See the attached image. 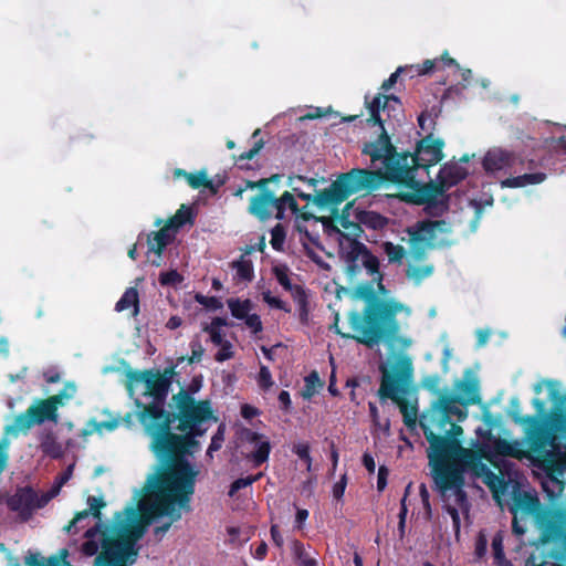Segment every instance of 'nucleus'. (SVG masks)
<instances>
[{
  "mask_svg": "<svg viewBox=\"0 0 566 566\" xmlns=\"http://www.w3.org/2000/svg\"><path fill=\"white\" fill-rule=\"evenodd\" d=\"M174 416L155 403L140 416L146 432L151 437V450L158 455L176 454L177 459L167 468L147 479L146 493L136 506L117 513L111 526L96 524L87 530L82 551L87 556L97 553V566H120L132 553L146 526L157 516L167 515L179 520L178 509H189L190 496L199 471L179 455L198 448L192 437L181 438L170 432Z\"/></svg>",
  "mask_w": 566,
  "mask_h": 566,
  "instance_id": "1",
  "label": "nucleus"
},
{
  "mask_svg": "<svg viewBox=\"0 0 566 566\" xmlns=\"http://www.w3.org/2000/svg\"><path fill=\"white\" fill-rule=\"evenodd\" d=\"M479 401V380L472 371L467 370L463 378L454 382L453 391L440 392L420 419L429 442L427 452L433 480L457 531L460 528V515L469 511L462 490L464 472L482 479L495 497L503 486L502 479L482 462L481 457L474 450L463 448L459 441L463 429L457 423L467 419V407Z\"/></svg>",
  "mask_w": 566,
  "mask_h": 566,
  "instance_id": "2",
  "label": "nucleus"
},
{
  "mask_svg": "<svg viewBox=\"0 0 566 566\" xmlns=\"http://www.w3.org/2000/svg\"><path fill=\"white\" fill-rule=\"evenodd\" d=\"M546 390L552 402V409L546 413V402L534 398L532 403L537 417L518 415L513 420L525 427L527 434L534 441L537 459L547 475L542 486L551 501L557 500L564 492V482L555 473L562 474L566 470V451L558 441L566 443V390L556 380H542L534 386V391L541 394Z\"/></svg>",
  "mask_w": 566,
  "mask_h": 566,
  "instance_id": "3",
  "label": "nucleus"
},
{
  "mask_svg": "<svg viewBox=\"0 0 566 566\" xmlns=\"http://www.w3.org/2000/svg\"><path fill=\"white\" fill-rule=\"evenodd\" d=\"M411 313L409 305L395 297H385L363 314L357 312L349 314L348 321L353 334L343 333L337 322L334 327L343 337L354 338L368 347L385 342L390 348L406 349L411 346L412 340L400 333L401 324L398 317L408 318ZM336 321H338L337 317Z\"/></svg>",
  "mask_w": 566,
  "mask_h": 566,
  "instance_id": "4",
  "label": "nucleus"
},
{
  "mask_svg": "<svg viewBox=\"0 0 566 566\" xmlns=\"http://www.w3.org/2000/svg\"><path fill=\"white\" fill-rule=\"evenodd\" d=\"M386 177L378 170L353 169L342 175L328 189L316 195L301 193L303 200L311 201L324 208L344 201L348 195L358 191L377 189Z\"/></svg>",
  "mask_w": 566,
  "mask_h": 566,
  "instance_id": "5",
  "label": "nucleus"
},
{
  "mask_svg": "<svg viewBox=\"0 0 566 566\" xmlns=\"http://www.w3.org/2000/svg\"><path fill=\"white\" fill-rule=\"evenodd\" d=\"M363 153L371 159L374 169L382 174L387 180L397 182L407 188H416L421 180H416L412 171L408 168V158L394 155V147L385 132L379 138L366 144Z\"/></svg>",
  "mask_w": 566,
  "mask_h": 566,
  "instance_id": "6",
  "label": "nucleus"
},
{
  "mask_svg": "<svg viewBox=\"0 0 566 566\" xmlns=\"http://www.w3.org/2000/svg\"><path fill=\"white\" fill-rule=\"evenodd\" d=\"M382 373L379 395L389 398L400 406L403 413L405 423L411 426L416 423L417 412L413 408L408 409L403 403L405 395L412 376L411 360L407 356H400L395 364L388 368L386 365L380 366Z\"/></svg>",
  "mask_w": 566,
  "mask_h": 566,
  "instance_id": "7",
  "label": "nucleus"
},
{
  "mask_svg": "<svg viewBox=\"0 0 566 566\" xmlns=\"http://www.w3.org/2000/svg\"><path fill=\"white\" fill-rule=\"evenodd\" d=\"M407 242L410 253L419 258L428 249L440 248L453 243L452 227L446 220L418 221L406 230Z\"/></svg>",
  "mask_w": 566,
  "mask_h": 566,
  "instance_id": "8",
  "label": "nucleus"
},
{
  "mask_svg": "<svg viewBox=\"0 0 566 566\" xmlns=\"http://www.w3.org/2000/svg\"><path fill=\"white\" fill-rule=\"evenodd\" d=\"M45 421L59 422L56 405L49 398L38 399L21 415L17 416L11 424L6 426L4 434L18 436L27 432L32 427L42 424Z\"/></svg>",
  "mask_w": 566,
  "mask_h": 566,
  "instance_id": "9",
  "label": "nucleus"
},
{
  "mask_svg": "<svg viewBox=\"0 0 566 566\" xmlns=\"http://www.w3.org/2000/svg\"><path fill=\"white\" fill-rule=\"evenodd\" d=\"M442 146L443 142L434 139L432 135H428L423 138L418 147L415 156L403 155L402 157L408 158V168L412 171L416 180H421V185L416 188H410L419 192L426 185V180L418 176L419 170L422 168L426 170L427 167L439 163L442 159Z\"/></svg>",
  "mask_w": 566,
  "mask_h": 566,
  "instance_id": "10",
  "label": "nucleus"
},
{
  "mask_svg": "<svg viewBox=\"0 0 566 566\" xmlns=\"http://www.w3.org/2000/svg\"><path fill=\"white\" fill-rule=\"evenodd\" d=\"M511 512L516 518L526 520L534 516L537 527L541 530V538H549L551 534H555V527L552 528L546 523L545 517L539 513V500L534 492L518 491L513 496Z\"/></svg>",
  "mask_w": 566,
  "mask_h": 566,
  "instance_id": "11",
  "label": "nucleus"
},
{
  "mask_svg": "<svg viewBox=\"0 0 566 566\" xmlns=\"http://www.w3.org/2000/svg\"><path fill=\"white\" fill-rule=\"evenodd\" d=\"M339 247L342 256L348 262V273L355 272L357 262H360L370 274L378 273L379 263L377 258L370 254L363 243L348 237H343Z\"/></svg>",
  "mask_w": 566,
  "mask_h": 566,
  "instance_id": "12",
  "label": "nucleus"
},
{
  "mask_svg": "<svg viewBox=\"0 0 566 566\" xmlns=\"http://www.w3.org/2000/svg\"><path fill=\"white\" fill-rule=\"evenodd\" d=\"M184 426L192 429L197 423L212 417V409L208 400L196 401L188 392L181 391L174 397Z\"/></svg>",
  "mask_w": 566,
  "mask_h": 566,
  "instance_id": "13",
  "label": "nucleus"
},
{
  "mask_svg": "<svg viewBox=\"0 0 566 566\" xmlns=\"http://www.w3.org/2000/svg\"><path fill=\"white\" fill-rule=\"evenodd\" d=\"M52 497L49 492L41 495L30 488L19 489L9 500L8 505L12 511L18 512L24 520L29 518L32 512L46 505Z\"/></svg>",
  "mask_w": 566,
  "mask_h": 566,
  "instance_id": "14",
  "label": "nucleus"
},
{
  "mask_svg": "<svg viewBox=\"0 0 566 566\" xmlns=\"http://www.w3.org/2000/svg\"><path fill=\"white\" fill-rule=\"evenodd\" d=\"M370 117L368 122H373L374 124H379L384 129V122L390 118H396L401 109L400 102L396 96L388 95H377L373 102L367 105Z\"/></svg>",
  "mask_w": 566,
  "mask_h": 566,
  "instance_id": "15",
  "label": "nucleus"
},
{
  "mask_svg": "<svg viewBox=\"0 0 566 566\" xmlns=\"http://www.w3.org/2000/svg\"><path fill=\"white\" fill-rule=\"evenodd\" d=\"M239 439L243 444L250 448L248 458H250L255 465H260L268 460L271 446L265 436L250 429H243L240 431Z\"/></svg>",
  "mask_w": 566,
  "mask_h": 566,
  "instance_id": "16",
  "label": "nucleus"
},
{
  "mask_svg": "<svg viewBox=\"0 0 566 566\" xmlns=\"http://www.w3.org/2000/svg\"><path fill=\"white\" fill-rule=\"evenodd\" d=\"M516 155L502 147H491L482 158V167L485 172L495 175L506 170L516 161Z\"/></svg>",
  "mask_w": 566,
  "mask_h": 566,
  "instance_id": "17",
  "label": "nucleus"
},
{
  "mask_svg": "<svg viewBox=\"0 0 566 566\" xmlns=\"http://www.w3.org/2000/svg\"><path fill=\"white\" fill-rule=\"evenodd\" d=\"M549 544V538H539L525 566H564L563 557Z\"/></svg>",
  "mask_w": 566,
  "mask_h": 566,
  "instance_id": "18",
  "label": "nucleus"
},
{
  "mask_svg": "<svg viewBox=\"0 0 566 566\" xmlns=\"http://www.w3.org/2000/svg\"><path fill=\"white\" fill-rule=\"evenodd\" d=\"M172 370H165L164 375L145 371L140 374L138 380L145 384L146 389L159 397L167 392Z\"/></svg>",
  "mask_w": 566,
  "mask_h": 566,
  "instance_id": "19",
  "label": "nucleus"
},
{
  "mask_svg": "<svg viewBox=\"0 0 566 566\" xmlns=\"http://www.w3.org/2000/svg\"><path fill=\"white\" fill-rule=\"evenodd\" d=\"M276 212V198L271 191H263L251 199L250 212L264 220Z\"/></svg>",
  "mask_w": 566,
  "mask_h": 566,
  "instance_id": "20",
  "label": "nucleus"
},
{
  "mask_svg": "<svg viewBox=\"0 0 566 566\" xmlns=\"http://www.w3.org/2000/svg\"><path fill=\"white\" fill-rule=\"evenodd\" d=\"M493 450L499 455L523 459L527 457L524 443L520 440L496 439L493 442Z\"/></svg>",
  "mask_w": 566,
  "mask_h": 566,
  "instance_id": "21",
  "label": "nucleus"
},
{
  "mask_svg": "<svg viewBox=\"0 0 566 566\" xmlns=\"http://www.w3.org/2000/svg\"><path fill=\"white\" fill-rule=\"evenodd\" d=\"M176 231L171 228V224L164 226L159 231L153 232L148 238V249L155 252L160 258L164 249L172 242L175 239Z\"/></svg>",
  "mask_w": 566,
  "mask_h": 566,
  "instance_id": "22",
  "label": "nucleus"
},
{
  "mask_svg": "<svg viewBox=\"0 0 566 566\" xmlns=\"http://www.w3.org/2000/svg\"><path fill=\"white\" fill-rule=\"evenodd\" d=\"M467 176L465 168L459 163L444 165L439 172V181L442 189L449 188Z\"/></svg>",
  "mask_w": 566,
  "mask_h": 566,
  "instance_id": "23",
  "label": "nucleus"
},
{
  "mask_svg": "<svg viewBox=\"0 0 566 566\" xmlns=\"http://www.w3.org/2000/svg\"><path fill=\"white\" fill-rule=\"evenodd\" d=\"M41 451L53 459L62 457L64 448L52 431H42L39 436Z\"/></svg>",
  "mask_w": 566,
  "mask_h": 566,
  "instance_id": "24",
  "label": "nucleus"
},
{
  "mask_svg": "<svg viewBox=\"0 0 566 566\" xmlns=\"http://www.w3.org/2000/svg\"><path fill=\"white\" fill-rule=\"evenodd\" d=\"M354 216L360 226L374 230L381 229L386 224V219L374 211L355 209Z\"/></svg>",
  "mask_w": 566,
  "mask_h": 566,
  "instance_id": "25",
  "label": "nucleus"
},
{
  "mask_svg": "<svg viewBox=\"0 0 566 566\" xmlns=\"http://www.w3.org/2000/svg\"><path fill=\"white\" fill-rule=\"evenodd\" d=\"M88 510L82 511L75 515L70 525L66 527L67 532H71L72 530L76 532L78 530V524L84 520L88 518L90 515H93L94 517H99V509L104 506V503L96 497H88Z\"/></svg>",
  "mask_w": 566,
  "mask_h": 566,
  "instance_id": "26",
  "label": "nucleus"
},
{
  "mask_svg": "<svg viewBox=\"0 0 566 566\" xmlns=\"http://www.w3.org/2000/svg\"><path fill=\"white\" fill-rule=\"evenodd\" d=\"M545 178L546 176L543 172L525 174L503 180L502 186L510 188H522L528 185L541 184L545 180Z\"/></svg>",
  "mask_w": 566,
  "mask_h": 566,
  "instance_id": "27",
  "label": "nucleus"
},
{
  "mask_svg": "<svg viewBox=\"0 0 566 566\" xmlns=\"http://www.w3.org/2000/svg\"><path fill=\"white\" fill-rule=\"evenodd\" d=\"M273 273L277 282L287 291H294L300 296V303L304 307V298L301 287H293L290 279V270L286 265L277 264L273 266Z\"/></svg>",
  "mask_w": 566,
  "mask_h": 566,
  "instance_id": "28",
  "label": "nucleus"
},
{
  "mask_svg": "<svg viewBox=\"0 0 566 566\" xmlns=\"http://www.w3.org/2000/svg\"><path fill=\"white\" fill-rule=\"evenodd\" d=\"M234 270V279L238 281L250 282L253 279V264L247 255H242L239 260L232 262Z\"/></svg>",
  "mask_w": 566,
  "mask_h": 566,
  "instance_id": "29",
  "label": "nucleus"
},
{
  "mask_svg": "<svg viewBox=\"0 0 566 566\" xmlns=\"http://www.w3.org/2000/svg\"><path fill=\"white\" fill-rule=\"evenodd\" d=\"M133 308V315L138 313V293L136 289L129 287L125 291L124 295L116 303V311L122 312L128 308Z\"/></svg>",
  "mask_w": 566,
  "mask_h": 566,
  "instance_id": "30",
  "label": "nucleus"
},
{
  "mask_svg": "<svg viewBox=\"0 0 566 566\" xmlns=\"http://www.w3.org/2000/svg\"><path fill=\"white\" fill-rule=\"evenodd\" d=\"M227 304L232 316L238 319L245 318L252 310V303L250 300L229 298Z\"/></svg>",
  "mask_w": 566,
  "mask_h": 566,
  "instance_id": "31",
  "label": "nucleus"
},
{
  "mask_svg": "<svg viewBox=\"0 0 566 566\" xmlns=\"http://www.w3.org/2000/svg\"><path fill=\"white\" fill-rule=\"evenodd\" d=\"M286 208H290L292 212L296 213L298 211L297 203L292 193L285 191L280 198H276V213L275 218L283 219L284 211Z\"/></svg>",
  "mask_w": 566,
  "mask_h": 566,
  "instance_id": "32",
  "label": "nucleus"
},
{
  "mask_svg": "<svg viewBox=\"0 0 566 566\" xmlns=\"http://www.w3.org/2000/svg\"><path fill=\"white\" fill-rule=\"evenodd\" d=\"M433 266L430 264H410L407 269V276L416 283L431 275Z\"/></svg>",
  "mask_w": 566,
  "mask_h": 566,
  "instance_id": "33",
  "label": "nucleus"
},
{
  "mask_svg": "<svg viewBox=\"0 0 566 566\" xmlns=\"http://www.w3.org/2000/svg\"><path fill=\"white\" fill-rule=\"evenodd\" d=\"M76 394V386L74 382H65L63 389L56 394L50 397V399L53 401L54 405H56V408L65 406L71 399L74 398Z\"/></svg>",
  "mask_w": 566,
  "mask_h": 566,
  "instance_id": "34",
  "label": "nucleus"
},
{
  "mask_svg": "<svg viewBox=\"0 0 566 566\" xmlns=\"http://www.w3.org/2000/svg\"><path fill=\"white\" fill-rule=\"evenodd\" d=\"M191 221V211L189 208L181 206L180 209L175 213L172 218H170L168 224H171V228L177 231L178 228L182 227L185 223Z\"/></svg>",
  "mask_w": 566,
  "mask_h": 566,
  "instance_id": "35",
  "label": "nucleus"
},
{
  "mask_svg": "<svg viewBox=\"0 0 566 566\" xmlns=\"http://www.w3.org/2000/svg\"><path fill=\"white\" fill-rule=\"evenodd\" d=\"M185 177L188 184L195 189L200 187H212V182L209 180L208 175L205 171H199L197 174H185Z\"/></svg>",
  "mask_w": 566,
  "mask_h": 566,
  "instance_id": "36",
  "label": "nucleus"
},
{
  "mask_svg": "<svg viewBox=\"0 0 566 566\" xmlns=\"http://www.w3.org/2000/svg\"><path fill=\"white\" fill-rule=\"evenodd\" d=\"M382 250L390 262H400L406 254L403 247L396 245L391 242L382 243Z\"/></svg>",
  "mask_w": 566,
  "mask_h": 566,
  "instance_id": "37",
  "label": "nucleus"
},
{
  "mask_svg": "<svg viewBox=\"0 0 566 566\" xmlns=\"http://www.w3.org/2000/svg\"><path fill=\"white\" fill-rule=\"evenodd\" d=\"M318 387H321L318 375L316 373L310 374L305 378V388L302 391V396L305 399H310L316 394Z\"/></svg>",
  "mask_w": 566,
  "mask_h": 566,
  "instance_id": "38",
  "label": "nucleus"
},
{
  "mask_svg": "<svg viewBox=\"0 0 566 566\" xmlns=\"http://www.w3.org/2000/svg\"><path fill=\"white\" fill-rule=\"evenodd\" d=\"M10 436H4L0 439V475L7 469L9 461V447H10Z\"/></svg>",
  "mask_w": 566,
  "mask_h": 566,
  "instance_id": "39",
  "label": "nucleus"
},
{
  "mask_svg": "<svg viewBox=\"0 0 566 566\" xmlns=\"http://www.w3.org/2000/svg\"><path fill=\"white\" fill-rule=\"evenodd\" d=\"M72 470H73V465H70L63 474H61L60 476L56 478L54 484L48 491L52 499L59 494L62 485L70 480V478L72 475Z\"/></svg>",
  "mask_w": 566,
  "mask_h": 566,
  "instance_id": "40",
  "label": "nucleus"
},
{
  "mask_svg": "<svg viewBox=\"0 0 566 566\" xmlns=\"http://www.w3.org/2000/svg\"><path fill=\"white\" fill-rule=\"evenodd\" d=\"M219 347V350L217 352L214 358L217 361L222 363L226 360H229L233 358L234 350L232 344L228 340L226 343H222Z\"/></svg>",
  "mask_w": 566,
  "mask_h": 566,
  "instance_id": "41",
  "label": "nucleus"
},
{
  "mask_svg": "<svg viewBox=\"0 0 566 566\" xmlns=\"http://www.w3.org/2000/svg\"><path fill=\"white\" fill-rule=\"evenodd\" d=\"M296 181H304L313 189H315L318 184V180L315 178H305L303 176L291 177L289 179V186L292 187L293 191H295L300 198H302L300 196V192L301 193H304V192L296 186Z\"/></svg>",
  "mask_w": 566,
  "mask_h": 566,
  "instance_id": "42",
  "label": "nucleus"
},
{
  "mask_svg": "<svg viewBox=\"0 0 566 566\" xmlns=\"http://www.w3.org/2000/svg\"><path fill=\"white\" fill-rule=\"evenodd\" d=\"M285 232L282 226L277 224L271 232V244L274 249L281 250L284 243Z\"/></svg>",
  "mask_w": 566,
  "mask_h": 566,
  "instance_id": "43",
  "label": "nucleus"
},
{
  "mask_svg": "<svg viewBox=\"0 0 566 566\" xmlns=\"http://www.w3.org/2000/svg\"><path fill=\"white\" fill-rule=\"evenodd\" d=\"M262 298L271 307L290 312V308L286 307L285 303L279 297L273 296L269 291L262 293Z\"/></svg>",
  "mask_w": 566,
  "mask_h": 566,
  "instance_id": "44",
  "label": "nucleus"
},
{
  "mask_svg": "<svg viewBox=\"0 0 566 566\" xmlns=\"http://www.w3.org/2000/svg\"><path fill=\"white\" fill-rule=\"evenodd\" d=\"M294 452L297 457L305 461L307 470H311L312 458L310 455V447L306 443H298L294 447Z\"/></svg>",
  "mask_w": 566,
  "mask_h": 566,
  "instance_id": "45",
  "label": "nucleus"
},
{
  "mask_svg": "<svg viewBox=\"0 0 566 566\" xmlns=\"http://www.w3.org/2000/svg\"><path fill=\"white\" fill-rule=\"evenodd\" d=\"M181 280H182L181 275L175 270L169 271V272H164L159 275V282L163 285H175V284L180 283Z\"/></svg>",
  "mask_w": 566,
  "mask_h": 566,
  "instance_id": "46",
  "label": "nucleus"
},
{
  "mask_svg": "<svg viewBox=\"0 0 566 566\" xmlns=\"http://www.w3.org/2000/svg\"><path fill=\"white\" fill-rule=\"evenodd\" d=\"M260 476H261V473H260V474H256V475H254V476L241 478V479L235 480V481L231 484V489H230L229 494H230V495H233L238 490H240V489H242V488H247V486H249V485H250V484H252L254 481H256Z\"/></svg>",
  "mask_w": 566,
  "mask_h": 566,
  "instance_id": "47",
  "label": "nucleus"
},
{
  "mask_svg": "<svg viewBox=\"0 0 566 566\" xmlns=\"http://www.w3.org/2000/svg\"><path fill=\"white\" fill-rule=\"evenodd\" d=\"M258 382L263 389H269L273 386L272 376L266 366H261Z\"/></svg>",
  "mask_w": 566,
  "mask_h": 566,
  "instance_id": "48",
  "label": "nucleus"
},
{
  "mask_svg": "<svg viewBox=\"0 0 566 566\" xmlns=\"http://www.w3.org/2000/svg\"><path fill=\"white\" fill-rule=\"evenodd\" d=\"M205 332L209 334L211 342L216 346H220L222 343L228 342V339H226V334L222 329L205 327Z\"/></svg>",
  "mask_w": 566,
  "mask_h": 566,
  "instance_id": "49",
  "label": "nucleus"
},
{
  "mask_svg": "<svg viewBox=\"0 0 566 566\" xmlns=\"http://www.w3.org/2000/svg\"><path fill=\"white\" fill-rule=\"evenodd\" d=\"M245 325L253 332L258 333L262 331V323L256 314H249L245 318Z\"/></svg>",
  "mask_w": 566,
  "mask_h": 566,
  "instance_id": "50",
  "label": "nucleus"
},
{
  "mask_svg": "<svg viewBox=\"0 0 566 566\" xmlns=\"http://www.w3.org/2000/svg\"><path fill=\"white\" fill-rule=\"evenodd\" d=\"M205 349L198 340L191 342V356L189 363H198L203 356Z\"/></svg>",
  "mask_w": 566,
  "mask_h": 566,
  "instance_id": "51",
  "label": "nucleus"
},
{
  "mask_svg": "<svg viewBox=\"0 0 566 566\" xmlns=\"http://www.w3.org/2000/svg\"><path fill=\"white\" fill-rule=\"evenodd\" d=\"M418 123H419V126L420 128L423 130V132H428L430 130L433 125H434V119L433 117L431 116V114H428V113H422L419 118H418Z\"/></svg>",
  "mask_w": 566,
  "mask_h": 566,
  "instance_id": "52",
  "label": "nucleus"
},
{
  "mask_svg": "<svg viewBox=\"0 0 566 566\" xmlns=\"http://www.w3.org/2000/svg\"><path fill=\"white\" fill-rule=\"evenodd\" d=\"M66 556H67V552L65 549H62L61 553H60V556L51 557L48 560L46 566H71L66 562Z\"/></svg>",
  "mask_w": 566,
  "mask_h": 566,
  "instance_id": "53",
  "label": "nucleus"
},
{
  "mask_svg": "<svg viewBox=\"0 0 566 566\" xmlns=\"http://www.w3.org/2000/svg\"><path fill=\"white\" fill-rule=\"evenodd\" d=\"M222 442H223V429L219 428L217 433L213 436V438L211 440V443L208 449V453L219 450L221 448Z\"/></svg>",
  "mask_w": 566,
  "mask_h": 566,
  "instance_id": "54",
  "label": "nucleus"
},
{
  "mask_svg": "<svg viewBox=\"0 0 566 566\" xmlns=\"http://www.w3.org/2000/svg\"><path fill=\"white\" fill-rule=\"evenodd\" d=\"M346 484H347L346 475H343L342 479L334 484L333 496L336 500H339L344 495Z\"/></svg>",
  "mask_w": 566,
  "mask_h": 566,
  "instance_id": "55",
  "label": "nucleus"
},
{
  "mask_svg": "<svg viewBox=\"0 0 566 566\" xmlns=\"http://www.w3.org/2000/svg\"><path fill=\"white\" fill-rule=\"evenodd\" d=\"M388 474H389V471L386 467L381 465L378 469V480H377L378 491H382L386 488Z\"/></svg>",
  "mask_w": 566,
  "mask_h": 566,
  "instance_id": "56",
  "label": "nucleus"
},
{
  "mask_svg": "<svg viewBox=\"0 0 566 566\" xmlns=\"http://www.w3.org/2000/svg\"><path fill=\"white\" fill-rule=\"evenodd\" d=\"M406 515H407L406 499H402L401 500V510L399 513V532H400L401 536L405 533Z\"/></svg>",
  "mask_w": 566,
  "mask_h": 566,
  "instance_id": "57",
  "label": "nucleus"
},
{
  "mask_svg": "<svg viewBox=\"0 0 566 566\" xmlns=\"http://www.w3.org/2000/svg\"><path fill=\"white\" fill-rule=\"evenodd\" d=\"M488 541L484 536H480L476 546H475V554L480 558L482 557L486 552Z\"/></svg>",
  "mask_w": 566,
  "mask_h": 566,
  "instance_id": "58",
  "label": "nucleus"
},
{
  "mask_svg": "<svg viewBox=\"0 0 566 566\" xmlns=\"http://www.w3.org/2000/svg\"><path fill=\"white\" fill-rule=\"evenodd\" d=\"M400 71H401V69H398L395 73H392L390 75V77L388 80H386L382 83L381 88L384 91H388V90H390L395 85V83L397 82V78H398V75H399Z\"/></svg>",
  "mask_w": 566,
  "mask_h": 566,
  "instance_id": "59",
  "label": "nucleus"
},
{
  "mask_svg": "<svg viewBox=\"0 0 566 566\" xmlns=\"http://www.w3.org/2000/svg\"><path fill=\"white\" fill-rule=\"evenodd\" d=\"M493 553L503 552V536L499 533L492 539Z\"/></svg>",
  "mask_w": 566,
  "mask_h": 566,
  "instance_id": "60",
  "label": "nucleus"
},
{
  "mask_svg": "<svg viewBox=\"0 0 566 566\" xmlns=\"http://www.w3.org/2000/svg\"><path fill=\"white\" fill-rule=\"evenodd\" d=\"M363 463L365 465V468L370 472V473H374L375 472V469H376V463H375V460L374 458L368 454V453H365L364 457H363Z\"/></svg>",
  "mask_w": 566,
  "mask_h": 566,
  "instance_id": "61",
  "label": "nucleus"
},
{
  "mask_svg": "<svg viewBox=\"0 0 566 566\" xmlns=\"http://www.w3.org/2000/svg\"><path fill=\"white\" fill-rule=\"evenodd\" d=\"M44 378L48 382H59L61 380V375L57 370L50 369L44 373Z\"/></svg>",
  "mask_w": 566,
  "mask_h": 566,
  "instance_id": "62",
  "label": "nucleus"
},
{
  "mask_svg": "<svg viewBox=\"0 0 566 566\" xmlns=\"http://www.w3.org/2000/svg\"><path fill=\"white\" fill-rule=\"evenodd\" d=\"M261 147H262V144L256 143L255 146L252 149H250L249 151L242 154L240 156V159H242V160H250V159H252L260 151Z\"/></svg>",
  "mask_w": 566,
  "mask_h": 566,
  "instance_id": "63",
  "label": "nucleus"
},
{
  "mask_svg": "<svg viewBox=\"0 0 566 566\" xmlns=\"http://www.w3.org/2000/svg\"><path fill=\"white\" fill-rule=\"evenodd\" d=\"M241 413L244 418L250 419L258 415V410L249 405L242 406Z\"/></svg>",
  "mask_w": 566,
  "mask_h": 566,
  "instance_id": "64",
  "label": "nucleus"
}]
</instances>
